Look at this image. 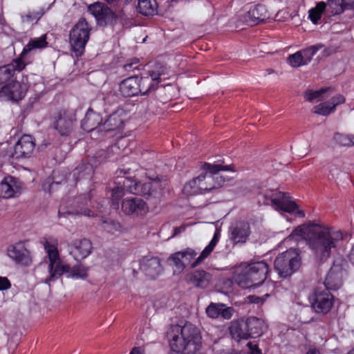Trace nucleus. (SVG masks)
I'll list each match as a JSON object with an SVG mask.
<instances>
[{"instance_id":"nucleus-1","label":"nucleus","mask_w":354,"mask_h":354,"mask_svg":"<svg viewBox=\"0 0 354 354\" xmlns=\"http://www.w3.org/2000/svg\"><path fill=\"white\" fill-rule=\"evenodd\" d=\"M304 239L306 241L315 259L323 263L342 244L344 234L335 227L310 223L297 227L283 241L285 243L292 241L297 243Z\"/></svg>"},{"instance_id":"nucleus-2","label":"nucleus","mask_w":354,"mask_h":354,"mask_svg":"<svg viewBox=\"0 0 354 354\" xmlns=\"http://www.w3.org/2000/svg\"><path fill=\"white\" fill-rule=\"evenodd\" d=\"M220 236V231L216 230L209 243L197 258H196L197 252L195 250L190 248H187L185 250L171 254L168 258V261L172 262V265L175 268L174 272L180 273L189 265H190L192 268H196L200 265L214 250L218 242Z\"/></svg>"},{"instance_id":"nucleus-3","label":"nucleus","mask_w":354,"mask_h":354,"mask_svg":"<svg viewBox=\"0 0 354 354\" xmlns=\"http://www.w3.org/2000/svg\"><path fill=\"white\" fill-rule=\"evenodd\" d=\"M268 273V264L263 261L242 263L236 268L234 280L242 288L257 287L263 283Z\"/></svg>"},{"instance_id":"nucleus-4","label":"nucleus","mask_w":354,"mask_h":354,"mask_svg":"<svg viewBox=\"0 0 354 354\" xmlns=\"http://www.w3.org/2000/svg\"><path fill=\"white\" fill-rule=\"evenodd\" d=\"M258 201L264 205H272L276 209L281 210L288 213L296 211V214L304 218V211L298 209V206L292 199L288 193L278 192L277 190H268L263 194H259Z\"/></svg>"},{"instance_id":"nucleus-5","label":"nucleus","mask_w":354,"mask_h":354,"mask_svg":"<svg viewBox=\"0 0 354 354\" xmlns=\"http://www.w3.org/2000/svg\"><path fill=\"white\" fill-rule=\"evenodd\" d=\"M274 266L280 277L286 278L291 276L301 266V250L290 248L280 253L275 258Z\"/></svg>"},{"instance_id":"nucleus-6","label":"nucleus","mask_w":354,"mask_h":354,"mask_svg":"<svg viewBox=\"0 0 354 354\" xmlns=\"http://www.w3.org/2000/svg\"><path fill=\"white\" fill-rule=\"evenodd\" d=\"M201 168L205 173L197 176V179L202 193L218 189L222 186L225 180L218 174L219 171L232 170L231 165L222 166L219 164L212 165L207 162L203 163Z\"/></svg>"},{"instance_id":"nucleus-7","label":"nucleus","mask_w":354,"mask_h":354,"mask_svg":"<svg viewBox=\"0 0 354 354\" xmlns=\"http://www.w3.org/2000/svg\"><path fill=\"white\" fill-rule=\"evenodd\" d=\"M174 333H181L182 343H173L177 350H187V354L196 352L201 342L198 329L193 324L187 323L183 326L174 325Z\"/></svg>"},{"instance_id":"nucleus-8","label":"nucleus","mask_w":354,"mask_h":354,"mask_svg":"<svg viewBox=\"0 0 354 354\" xmlns=\"http://www.w3.org/2000/svg\"><path fill=\"white\" fill-rule=\"evenodd\" d=\"M91 28L86 19L81 18L70 32V43L76 56L81 55L89 39Z\"/></svg>"},{"instance_id":"nucleus-9","label":"nucleus","mask_w":354,"mask_h":354,"mask_svg":"<svg viewBox=\"0 0 354 354\" xmlns=\"http://www.w3.org/2000/svg\"><path fill=\"white\" fill-rule=\"evenodd\" d=\"M168 73L167 69L164 66L157 64L155 69L149 71L146 75L138 77V85L140 93L147 95L158 88L161 81V77Z\"/></svg>"},{"instance_id":"nucleus-10","label":"nucleus","mask_w":354,"mask_h":354,"mask_svg":"<svg viewBox=\"0 0 354 354\" xmlns=\"http://www.w3.org/2000/svg\"><path fill=\"white\" fill-rule=\"evenodd\" d=\"M311 306L318 314L325 315L330 312L334 304V297L330 292L323 287H317L310 297Z\"/></svg>"},{"instance_id":"nucleus-11","label":"nucleus","mask_w":354,"mask_h":354,"mask_svg":"<svg viewBox=\"0 0 354 354\" xmlns=\"http://www.w3.org/2000/svg\"><path fill=\"white\" fill-rule=\"evenodd\" d=\"M35 147L31 136L24 135L14 147L11 157L15 160L25 159L31 156Z\"/></svg>"},{"instance_id":"nucleus-12","label":"nucleus","mask_w":354,"mask_h":354,"mask_svg":"<svg viewBox=\"0 0 354 354\" xmlns=\"http://www.w3.org/2000/svg\"><path fill=\"white\" fill-rule=\"evenodd\" d=\"M75 118L65 111H59L55 116L54 129L62 136H68L73 131Z\"/></svg>"},{"instance_id":"nucleus-13","label":"nucleus","mask_w":354,"mask_h":354,"mask_svg":"<svg viewBox=\"0 0 354 354\" xmlns=\"http://www.w3.org/2000/svg\"><path fill=\"white\" fill-rule=\"evenodd\" d=\"M346 274V270L340 263H334L330 268L324 281V288L326 290H337L343 282V277Z\"/></svg>"},{"instance_id":"nucleus-14","label":"nucleus","mask_w":354,"mask_h":354,"mask_svg":"<svg viewBox=\"0 0 354 354\" xmlns=\"http://www.w3.org/2000/svg\"><path fill=\"white\" fill-rule=\"evenodd\" d=\"M122 210L127 215L144 216L148 211L147 203L140 198L132 197L122 203Z\"/></svg>"},{"instance_id":"nucleus-15","label":"nucleus","mask_w":354,"mask_h":354,"mask_svg":"<svg viewBox=\"0 0 354 354\" xmlns=\"http://www.w3.org/2000/svg\"><path fill=\"white\" fill-rule=\"evenodd\" d=\"M140 270L151 279H155L162 272V267L158 257L146 256L140 260Z\"/></svg>"},{"instance_id":"nucleus-16","label":"nucleus","mask_w":354,"mask_h":354,"mask_svg":"<svg viewBox=\"0 0 354 354\" xmlns=\"http://www.w3.org/2000/svg\"><path fill=\"white\" fill-rule=\"evenodd\" d=\"M212 279V274L203 270L196 269L189 272L185 276V281L196 288H206Z\"/></svg>"},{"instance_id":"nucleus-17","label":"nucleus","mask_w":354,"mask_h":354,"mask_svg":"<svg viewBox=\"0 0 354 354\" xmlns=\"http://www.w3.org/2000/svg\"><path fill=\"white\" fill-rule=\"evenodd\" d=\"M28 88V85L26 83L15 81L4 86L1 88V93L7 96L10 100L19 101L24 98Z\"/></svg>"},{"instance_id":"nucleus-18","label":"nucleus","mask_w":354,"mask_h":354,"mask_svg":"<svg viewBox=\"0 0 354 354\" xmlns=\"http://www.w3.org/2000/svg\"><path fill=\"white\" fill-rule=\"evenodd\" d=\"M138 183L129 177H121L120 179L116 180L115 184L117 187L112 188V198L115 196L117 198L123 196L125 190L135 194L134 189H136ZM112 207L118 208V204H115L112 201Z\"/></svg>"},{"instance_id":"nucleus-19","label":"nucleus","mask_w":354,"mask_h":354,"mask_svg":"<svg viewBox=\"0 0 354 354\" xmlns=\"http://www.w3.org/2000/svg\"><path fill=\"white\" fill-rule=\"evenodd\" d=\"M230 240L234 243H245L250 234V227L248 223L239 221L234 223L230 227Z\"/></svg>"},{"instance_id":"nucleus-20","label":"nucleus","mask_w":354,"mask_h":354,"mask_svg":"<svg viewBox=\"0 0 354 354\" xmlns=\"http://www.w3.org/2000/svg\"><path fill=\"white\" fill-rule=\"evenodd\" d=\"M88 11L94 16L99 26H106L111 19V8L104 3L97 1L89 5Z\"/></svg>"},{"instance_id":"nucleus-21","label":"nucleus","mask_w":354,"mask_h":354,"mask_svg":"<svg viewBox=\"0 0 354 354\" xmlns=\"http://www.w3.org/2000/svg\"><path fill=\"white\" fill-rule=\"evenodd\" d=\"M20 183L12 176H6L0 183V198H10L20 193Z\"/></svg>"},{"instance_id":"nucleus-22","label":"nucleus","mask_w":354,"mask_h":354,"mask_svg":"<svg viewBox=\"0 0 354 354\" xmlns=\"http://www.w3.org/2000/svg\"><path fill=\"white\" fill-rule=\"evenodd\" d=\"M8 255L17 263L28 266L31 262L29 251L21 243L10 245L8 248Z\"/></svg>"},{"instance_id":"nucleus-23","label":"nucleus","mask_w":354,"mask_h":354,"mask_svg":"<svg viewBox=\"0 0 354 354\" xmlns=\"http://www.w3.org/2000/svg\"><path fill=\"white\" fill-rule=\"evenodd\" d=\"M92 251V243L86 239L74 241L71 245L70 253L75 260L87 257Z\"/></svg>"},{"instance_id":"nucleus-24","label":"nucleus","mask_w":354,"mask_h":354,"mask_svg":"<svg viewBox=\"0 0 354 354\" xmlns=\"http://www.w3.org/2000/svg\"><path fill=\"white\" fill-rule=\"evenodd\" d=\"M26 66L21 57L14 59L10 64L0 66V84L6 83L13 77L15 71H21Z\"/></svg>"},{"instance_id":"nucleus-25","label":"nucleus","mask_w":354,"mask_h":354,"mask_svg":"<svg viewBox=\"0 0 354 354\" xmlns=\"http://www.w3.org/2000/svg\"><path fill=\"white\" fill-rule=\"evenodd\" d=\"M244 18L246 23L254 25L265 21L269 18V14L264 5L257 4L248 10Z\"/></svg>"},{"instance_id":"nucleus-26","label":"nucleus","mask_w":354,"mask_h":354,"mask_svg":"<svg viewBox=\"0 0 354 354\" xmlns=\"http://www.w3.org/2000/svg\"><path fill=\"white\" fill-rule=\"evenodd\" d=\"M234 310L223 304L211 303L206 308V313L211 318L221 316L224 319H230Z\"/></svg>"},{"instance_id":"nucleus-27","label":"nucleus","mask_w":354,"mask_h":354,"mask_svg":"<svg viewBox=\"0 0 354 354\" xmlns=\"http://www.w3.org/2000/svg\"><path fill=\"white\" fill-rule=\"evenodd\" d=\"M139 88L138 77L137 76L128 77L120 84V91L124 97H131L140 93Z\"/></svg>"},{"instance_id":"nucleus-28","label":"nucleus","mask_w":354,"mask_h":354,"mask_svg":"<svg viewBox=\"0 0 354 354\" xmlns=\"http://www.w3.org/2000/svg\"><path fill=\"white\" fill-rule=\"evenodd\" d=\"M129 118V112L124 106H120L113 113H112V131H117L118 133H122L125 122Z\"/></svg>"},{"instance_id":"nucleus-29","label":"nucleus","mask_w":354,"mask_h":354,"mask_svg":"<svg viewBox=\"0 0 354 354\" xmlns=\"http://www.w3.org/2000/svg\"><path fill=\"white\" fill-rule=\"evenodd\" d=\"M160 183L158 180H149L147 182H138L135 194L151 196L160 189Z\"/></svg>"},{"instance_id":"nucleus-30","label":"nucleus","mask_w":354,"mask_h":354,"mask_svg":"<svg viewBox=\"0 0 354 354\" xmlns=\"http://www.w3.org/2000/svg\"><path fill=\"white\" fill-rule=\"evenodd\" d=\"M328 8L331 15H339L344 10H353L354 0H328Z\"/></svg>"},{"instance_id":"nucleus-31","label":"nucleus","mask_w":354,"mask_h":354,"mask_svg":"<svg viewBox=\"0 0 354 354\" xmlns=\"http://www.w3.org/2000/svg\"><path fill=\"white\" fill-rule=\"evenodd\" d=\"M229 329L232 337L237 340L250 338V333L245 320L233 322Z\"/></svg>"},{"instance_id":"nucleus-32","label":"nucleus","mask_w":354,"mask_h":354,"mask_svg":"<svg viewBox=\"0 0 354 354\" xmlns=\"http://www.w3.org/2000/svg\"><path fill=\"white\" fill-rule=\"evenodd\" d=\"M100 119L99 115L88 109L82 122V127L87 131H92L95 129H97L99 131H102V126H99Z\"/></svg>"},{"instance_id":"nucleus-33","label":"nucleus","mask_w":354,"mask_h":354,"mask_svg":"<svg viewBox=\"0 0 354 354\" xmlns=\"http://www.w3.org/2000/svg\"><path fill=\"white\" fill-rule=\"evenodd\" d=\"M247 324V328L250 333V338H254L260 336L265 328V324L263 319L251 317L245 320Z\"/></svg>"},{"instance_id":"nucleus-34","label":"nucleus","mask_w":354,"mask_h":354,"mask_svg":"<svg viewBox=\"0 0 354 354\" xmlns=\"http://www.w3.org/2000/svg\"><path fill=\"white\" fill-rule=\"evenodd\" d=\"M49 277L46 279V283L50 286V281H55L56 276H62L64 274H69L70 266L63 264L62 261H57L52 266L48 265Z\"/></svg>"},{"instance_id":"nucleus-35","label":"nucleus","mask_w":354,"mask_h":354,"mask_svg":"<svg viewBox=\"0 0 354 354\" xmlns=\"http://www.w3.org/2000/svg\"><path fill=\"white\" fill-rule=\"evenodd\" d=\"M158 5L156 0H140L138 11L145 16L153 15L157 12Z\"/></svg>"},{"instance_id":"nucleus-36","label":"nucleus","mask_w":354,"mask_h":354,"mask_svg":"<svg viewBox=\"0 0 354 354\" xmlns=\"http://www.w3.org/2000/svg\"><path fill=\"white\" fill-rule=\"evenodd\" d=\"M89 268L84 264L79 263L74 265L73 267L70 266L69 274L66 275L68 278L79 279L84 280L88 276Z\"/></svg>"},{"instance_id":"nucleus-37","label":"nucleus","mask_w":354,"mask_h":354,"mask_svg":"<svg viewBox=\"0 0 354 354\" xmlns=\"http://www.w3.org/2000/svg\"><path fill=\"white\" fill-rule=\"evenodd\" d=\"M93 174V167L90 164L80 165L73 171V176L77 181L81 179H91Z\"/></svg>"},{"instance_id":"nucleus-38","label":"nucleus","mask_w":354,"mask_h":354,"mask_svg":"<svg viewBox=\"0 0 354 354\" xmlns=\"http://www.w3.org/2000/svg\"><path fill=\"white\" fill-rule=\"evenodd\" d=\"M46 45L47 42L46 41L45 35L39 38L31 39L29 43L24 47L20 57L22 58L24 55L28 53L31 50L35 48H41L46 46Z\"/></svg>"},{"instance_id":"nucleus-39","label":"nucleus","mask_w":354,"mask_h":354,"mask_svg":"<svg viewBox=\"0 0 354 354\" xmlns=\"http://www.w3.org/2000/svg\"><path fill=\"white\" fill-rule=\"evenodd\" d=\"M328 6V1L326 3L324 1L319 2L315 8H311L309 10V18L313 24H317L318 21L321 19L322 14Z\"/></svg>"},{"instance_id":"nucleus-40","label":"nucleus","mask_w":354,"mask_h":354,"mask_svg":"<svg viewBox=\"0 0 354 354\" xmlns=\"http://www.w3.org/2000/svg\"><path fill=\"white\" fill-rule=\"evenodd\" d=\"M183 192L187 196L203 194L201 187H199L197 177L186 183L183 187Z\"/></svg>"},{"instance_id":"nucleus-41","label":"nucleus","mask_w":354,"mask_h":354,"mask_svg":"<svg viewBox=\"0 0 354 354\" xmlns=\"http://www.w3.org/2000/svg\"><path fill=\"white\" fill-rule=\"evenodd\" d=\"M174 325H171L167 333V338L169 341V345H170L171 349L173 351L176 352V353L183 352L185 350H177L173 346H174L173 343H177V344H178V342L181 343V344L183 343L182 342L183 339L181 338V333H178V334L174 333Z\"/></svg>"},{"instance_id":"nucleus-42","label":"nucleus","mask_w":354,"mask_h":354,"mask_svg":"<svg viewBox=\"0 0 354 354\" xmlns=\"http://www.w3.org/2000/svg\"><path fill=\"white\" fill-rule=\"evenodd\" d=\"M313 113L317 115L327 116L334 112V106H331L329 102H324L314 106Z\"/></svg>"},{"instance_id":"nucleus-43","label":"nucleus","mask_w":354,"mask_h":354,"mask_svg":"<svg viewBox=\"0 0 354 354\" xmlns=\"http://www.w3.org/2000/svg\"><path fill=\"white\" fill-rule=\"evenodd\" d=\"M322 48V45H315L300 50L304 62H305V65L308 64L312 60L313 56Z\"/></svg>"},{"instance_id":"nucleus-44","label":"nucleus","mask_w":354,"mask_h":354,"mask_svg":"<svg viewBox=\"0 0 354 354\" xmlns=\"http://www.w3.org/2000/svg\"><path fill=\"white\" fill-rule=\"evenodd\" d=\"M44 246L48 253V259L50 261L49 265H51L52 266L57 261H61L56 247H55L53 245H50L48 241L45 243Z\"/></svg>"},{"instance_id":"nucleus-45","label":"nucleus","mask_w":354,"mask_h":354,"mask_svg":"<svg viewBox=\"0 0 354 354\" xmlns=\"http://www.w3.org/2000/svg\"><path fill=\"white\" fill-rule=\"evenodd\" d=\"M333 140L340 146H352V141L350 138V135L348 134H343L337 132L333 136Z\"/></svg>"},{"instance_id":"nucleus-46","label":"nucleus","mask_w":354,"mask_h":354,"mask_svg":"<svg viewBox=\"0 0 354 354\" xmlns=\"http://www.w3.org/2000/svg\"><path fill=\"white\" fill-rule=\"evenodd\" d=\"M288 60L289 64L292 67H299L302 65H305V62H304L300 51L289 55Z\"/></svg>"},{"instance_id":"nucleus-47","label":"nucleus","mask_w":354,"mask_h":354,"mask_svg":"<svg viewBox=\"0 0 354 354\" xmlns=\"http://www.w3.org/2000/svg\"><path fill=\"white\" fill-rule=\"evenodd\" d=\"M326 91V88H322L319 91H313L311 90H307L304 93V98L308 102H312L315 99L319 98L323 93Z\"/></svg>"},{"instance_id":"nucleus-48","label":"nucleus","mask_w":354,"mask_h":354,"mask_svg":"<svg viewBox=\"0 0 354 354\" xmlns=\"http://www.w3.org/2000/svg\"><path fill=\"white\" fill-rule=\"evenodd\" d=\"M345 97L343 95H337L328 101L331 106H334V111H335L336 106L342 104L345 102Z\"/></svg>"},{"instance_id":"nucleus-49","label":"nucleus","mask_w":354,"mask_h":354,"mask_svg":"<svg viewBox=\"0 0 354 354\" xmlns=\"http://www.w3.org/2000/svg\"><path fill=\"white\" fill-rule=\"evenodd\" d=\"M127 146V141L124 140V138L122 136H120L119 140L115 143L113 147L112 148V153H119L120 148L122 147L123 150L126 149Z\"/></svg>"},{"instance_id":"nucleus-50","label":"nucleus","mask_w":354,"mask_h":354,"mask_svg":"<svg viewBox=\"0 0 354 354\" xmlns=\"http://www.w3.org/2000/svg\"><path fill=\"white\" fill-rule=\"evenodd\" d=\"M138 59H135L131 62L124 64L122 66V68L125 71H133V70L138 68Z\"/></svg>"},{"instance_id":"nucleus-51","label":"nucleus","mask_w":354,"mask_h":354,"mask_svg":"<svg viewBox=\"0 0 354 354\" xmlns=\"http://www.w3.org/2000/svg\"><path fill=\"white\" fill-rule=\"evenodd\" d=\"M10 287V283L6 277H0V290H6Z\"/></svg>"},{"instance_id":"nucleus-52","label":"nucleus","mask_w":354,"mask_h":354,"mask_svg":"<svg viewBox=\"0 0 354 354\" xmlns=\"http://www.w3.org/2000/svg\"><path fill=\"white\" fill-rule=\"evenodd\" d=\"M247 345L249 347L252 354H261V350L259 349L256 344H252L251 342H249Z\"/></svg>"},{"instance_id":"nucleus-53","label":"nucleus","mask_w":354,"mask_h":354,"mask_svg":"<svg viewBox=\"0 0 354 354\" xmlns=\"http://www.w3.org/2000/svg\"><path fill=\"white\" fill-rule=\"evenodd\" d=\"M248 299L251 303L254 304H263V299L256 295H250L248 297Z\"/></svg>"},{"instance_id":"nucleus-54","label":"nucleus","mask_w":354,"mask_h":354,"mask_svg":"<svg viewBox=\"0 0 354 354\" xmlns=\"http://www.w3.org/2000/svg\"><path fill=\"white\" fill-rule=\"evenodd\" d=\"M37 17L35 16H32V14L28 13L26 15L22 17V20L24 22H30L32 21L33 19H35Z\"/></svg>"},{"instance_id":"nucleus-55","label":"nucleus","mask_w":354,"mask_h":354,"mask_svg":"<svg viewBox=\"0 0 354 354\" xmlns=\"http://www.w3.org/2000/svg\"><path fill=\"white\" fill-rule=\"evenodd\" d=\"M186 228V226L185 225H181L180 227H176L174 229V235L173 236H176L178 234H179L180 233H181L182 232L185 231Z\"/></svg>"},{"instance_id":"nucleus-56","label":"nucleus","mask_w":354,"mask_h":354,"mask_svg":"<svg viewBox=\"0 0 354 354\" xmlns=\"http://www.w3.org/2000/svg\"><path fill=\"white\" fill-rule=\"evenodd\" d=\"M73 212L66 211V212H62L61 210H59L58 212V216L59 218L61 217H67L68 215H73Z\"/></svg>"},{"instance_id":"nucleus-57","label":"nucleus","mask_w":354,"mask_h":354,"mask_svg":"<svg viewBox=\"0 0 354 354\" xmlns=\"http://www.w3.org/2000/svg\"><path fill=\"white\" fill-rule=\"evenodd\" d=\"M348 259L354 265V245H353L351 250L348 254Z\"/></svg>"},{"instance_id":"nucleus-58","label":"nucleus","mask_w":354,"mask_h":354,"mask_svg":"<svg viewBox=\"0 0 354 354\" xmlns=\"http://www.w3.org/2000/svg\"><path fill=\"white\" fill-rule=\"evenodd\" d=\"M50 145L49 142H46V141H44V142H42L41 145H39L38 146V149L39 150H41V151H43L45 149L47 148V147Z\"/></svg>"},{"instance_id":"nucleus-59","label":"nucleus","mask_w":354,"mask_h":354,"mask_svg":"<svg viewBox=\"0 0 354 354\" xmlns=\"http://www.w3.org/2000/svg\"><path fill=\"white\" fill-rule=\"evenodd\" d=\"M130 354H142V353L141 352V351H140V348H138V347H134V348L131 350V351Z\"/></svg>"},{"instance_id":"nucleus-60","label":"nucleus","mask_w":354,"mask_h":354,"mask_svg":"<svg viewBox=\"0 0 354 354\" xmlns=\"http://www.w3.org/2000/svg\"><path fill=\"white\" fill-rule=\"evenodd\" d=\"M306 354H320V352L319 350H317V348H310L308 351V352L306 353Z\"/></svg>"},{"instance_id":"nucleus-61","label":"nucleus","mask_w":354,"mask_h":354,"mask_svg":"<svg viewBox=\"0 0 354 354\" xmlns=\"http://www.w3.org/2000/svg\"><path fill=\"white\" fill-rule=\"evenodd\" d=\"M105 225H108L107 221L102 219V225L104 228H106Z\"/></svg>"},{"instance_id":"nucleus-62","label":"nucleus","mask_w":354,"mask_h":354,"mask_svg":"<svg viewBox=\"0 0 354 354\" xmlns=\"http://www.w3.org/2000/svg\"><path fill=\"white\" fill-rule=\"evenodd\" d=\"M90 212H91V211H90V210L86 209V210H84V214L85 215H87V216H91V215L90 214Z\"/></svg>"},{"instance_id":"nucleus-63","label":"nucleus","mask_w":354,"mask_h":354,"mask_svg":"<svg viewBox=\"0 0 354 354\" xmlns=\"http://www.w3.org/2000/svg\"><path fill=\"white\" fill-rule=\"evenodd\" d=\"M350 138L352 141V146L354 145V136L350 135Z\"/></svg>"},{"instance_id":"nucleus-64","label":"nucleus","mask_w":354,"mask_h":354,"mask_svg":"<svg viewBox=\"0 0 354 354\" xmlns=\"http://www.w3.org/2000/svg\"><path fill=\"white\" fill-rule=\"evenodd\" d=\"M266 71L268 73V74H271L274 72V71L271 68L267 69Z\"/></svg>"}]
</instances>
